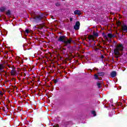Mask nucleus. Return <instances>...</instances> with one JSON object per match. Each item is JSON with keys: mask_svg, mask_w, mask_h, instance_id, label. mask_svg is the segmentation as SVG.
Masks as SVG:
<instances>
[{"mask_svg": "<svg viewBox=\"0 0 127 127\" xmlns=\"http://www.w3.org/2000/svg\"><path fill=\"white\" fill-rule=\"evenodd\" d=\"M58 41L59 42H63L65 45H70L71 42H74V41L72 40V38H70L68 39V38L65 35H61L58 38Z\"/></svg>", "mask_w": 127, "mask_h": 127, "instance_id": "obj_1", "label": "nucleus"}, {"mask_svg": "<svg viewBox=\"0 0 127 127\" xmlns=\"http://www.w3.org/2000/svg\"><path fill=\"white\" fill-rule=\"evenodd\" d=\"M123 50L124 45H123V44H119L114 49V54L116 55H120V51H123Z\"/></svg>", "mask_w": 127, "mask_h": 127, "instance_id": "obj_2", "label": "nucleus"}, {"mask_svg": "<svg viewBox=\"0 0 127 127\" xmlns=\"http://www.w3.org/2000/svg\"><path fill=\"white\" fill-rule=\"evenodd\" d=\"M45 17H46L45 15L43 13H40L38 15H36L34 17V19L36 22H40Z\"/></svg>", "mask_w": 127, "mask_h": 127, "instance_id": "obj_3", "label": "nucleus"}, {"mask_svg": "<svg viewBox=\"0 0 127 127\" xmlns=\"http://www.w3.org/2000/svg\"><path fill=\"white\" fill-rule=\"evenodd\" d=\"M94 36L95 37H98V36H99V33H98V32H96L95 31L93 32V35H89L88 36V39L89 40V41H91V40L92 41H94Z\"/></svg>", "mask_w": 127, "mask_h": 127, "instance_id": "obj_4", "label": "nucleus"}, {"mask_svg": "<svg viewBox=\"0 0 127 127\" xmlns=\"http://www.w3.org/2000/svg\"><path fill=\"white\" fill-rule=\"evenodd\" d=\"M73 28L75 30H79L80 29V22L76 21Z\"/></svg>", "mask_w": 127, "mask_h": 127, "instance_id": "obj_5", "label": "nucleus"}, {"mask_svg": "<svg viewBox=\"0 0 127 127\" xmlns=\"http://www.w3.org/2000/svg\"><path fill=\"white\" fill-rule=\"evenodd\" d=\"M3 69H4V65L2 64H0V72H4V73H5L4 75L5 76V75H6V72L3 70Z\"/></svg>", "mask_w": 127, "mask_h": 127, "instance_id": "obj_6", "label": "nucleus"}, {"mask_svg": "<svg viewBox=\"0 0 127 127\" xmlns=\"http://www.w3.org/2000/svg\"><path fill=\"white\" fill-rule=\"evenodd\" d=\"M111 77L115 78L117 76V71H113L110 73Z\"/></svg>", "mask_w": 127, "mask_h": 127, "instance_id": "obj_7", "label": "nucleus"}, {"mask_svg": "<svg viewBox=\"0 0 127 127\" xmlns=\"http://www.w3.org/2000/svg\"><path fill=\"white\" fill-rule=\"evenodd\" d=\"M108 37H109V38H113L116 37V35H114L112 33H108L107 34V38Z\"/></svg>", "mask_w": 127, "mask_h": 127, "instance_id": "obj_8", "label": "nucleus"}, {"mask_svg": "<svg viewBox=\"0 0 127 127\" xmlns=\"http://www.w3.org/2000/svg\"><path fill=\"white\" fill-rule=\"evenodd\" d=\"M11 76H14L15 74H16V70H15V69H13L11 70L10 72Z\"/></svg>", "mask_w": 127, "mask_h": 127, "instance_id": "obj_9", "label": "nucleus"}, {"mask_svg": "<svg viewBox=\"0 0 127 127\" xmlns=\"http://www.w3.org/2000/svg\"><path fill=\"white\" fill-rule=\"evenodd\" d=\"M74 13L75 15H80V14H81V12L79 10H76L74 11Z\"/></svg>", "mask_w": 127, "mask_h": 127, "instance_id": "obj_10", "label": "nucleus"}, {"mask_svg": "<svg viewBox=\"0 0 127 127\" xmlns=\"http://www.w3.org/2000/svg\"><path fill=\"white\" fill-rule=\"evenodd\" d=\"M102 35L104 38L105 39V40H109V39H108V36L106 35V34H105V33H103Z\"/></svg>", "mask_w": 127, "mask_h": 127, "instance_id": "obj_11", "label": "nucleus"}, {"mask_svg": "<svg viewBox=\"0 0 127 127\" xmlns=\"http://www.w3.org/2000/svg\"><path fill=\"white\" fill-rule=\"evenodd\" d=\"M97 75L98 76H105V72H98Z\"/></svg>", "mask_w": 127, "mask_h": 127, "instance_id": "obj_12", "label": "nucleus"}, {"mask_svg": "<svg viewBox=\"0 0 127 127\" xmlns=\"http://www.w3.org/2000/svg\"><path fill=\"white\" fill-rule=\"evenodd\" d=\"M6 8L4 7H1L0 8V12H3V11H4V10H5Z\"/></svg>", "mask_w": 127, "mask_h": 127, "instance_id": "obj_13", "label": "nucleus"}, {"mask_svg": "<svg viewBox=\"0 0 127 127\" xmlns=\"http://www.w3.org/2000/svg\"><path fill=\"white\" fill-rule=\"evenodd\" d=\"M6 15H10L11 14V12L10 10H8L6 12Z\"/></svg>", "mask_w": 127, "mask_h": 127, "instance_id": "obj_14", "label": "nucleus"}, {"mask_svg": "<svg viewBox=\"0 0 127 127\" xmlns=\"http://www.w3.org/2000/svg\"><path fill=\"white\" fill-rule=\"evenodd\" d=\"M97 86H98V88L100 89L101 88V83H100V81H98L97 82Z\"/></svg>", "mask_w": 127, "mask_h": 127, "instance_id": "obj_15", "label": "nucleus"}, {"mask_svg": "<svg viewBox=\"0 0 127 127\" xmlns=\"http://www.w3.org/2000/svg\"><path fill=\"white\" fill-rule=\"evenodd\" d=\"M94 79L95 80H99V75L98 74H94Z\"/></svg>", "mask_w": 127, "mask_h": 127, "instance_id": "obj_16", "label": "nucleus"}, {"mask_svg": "<svg viewBox=\"0 0 127 127\" xmlns=\"http://www.w3.org/2000/svg\"><path fill=\"white\" fill-rule=\"evenodd\" d=\"M91 114L93 115L94 117H96V116H97V114L96 113V111H92L91 112Z\"/></svg>", "mask_w": 127, "mask_h": 127, "instance_id": "obj_17", "label": "nucleus"}, {"mask_svg": "<svg viewBox=\"0 0 127 127\" xmlns=\"http://www.w3.org/2000/svg\"><path fill=\"white\" fill-rule=\"evenodd\" d=\"M56 6H60V5H61V4H60V3L57 2L56 3Z\"/></svg>", "mask_w": 127, "mask_h": 127, "instance_id": "obj_18", "label": "nucleus"}, {"mask_svg": "<svg viewBox=\"0 0 127 127\" xmlns=\"http://www.w3.org/2000/svg\"><path fill=\"white\" fill-rule=\"evenodd\" d=\"M25 32L27 33V34H28L29 33V30L26 29L25 30Z\"/></svg>", "mask_w": 127, "mask_h": 127, "instance_id": "obj_19", "label": "nucleus"}, {"mask_svg": "<svg viewBox=\"0 0 127 127\" xmlns=\"http://www.w3.org/2000/svg\"><path fill=\"white\" fill-rule=\"evenodd\" d=\"M53 127H59V125L56 124Z\"/></svg>", "mask_w": 127, "mask_h": 127, "instance_id": "obj_20", "label": "nucleus"}, {"mask_svg": "<svg viewBox=\"0 0 127 127\" xmlns=\"http://www.w3.org/2000/svg\"><path fill=\"white\" fill-rule=\"evenodd\" d=\"M58 82V80H57V79H56L55 80H54V83L55 84H56V83H57Z\"/></svg>", "mask_w": 127, "mask_h": 127, "instance_id": "obj_21", "label": "nucleus"}, {"mask_svg": "<svg viewBox=\"0 0 127 127\" xmlns=\"http://www.w3.org/2000/svg\"><path fill=\"white\" fill-rule=\"evenodd\" d=\"M0 96H3V94H2V92L1 91H0Z\"/></svg>", "mask_w": 127, "mask_h": 127, "instance_id": "obj_22", "label": "nucleus"}, {"mask_svg": "<svg viewBox=\"0 0 127 127\" xmlns=\"http://www.w3.org/2000/svg\"><path fill=\"white\" fill-rule=\"evenodd\" d=\"M104 58H105V57H104V55H101V59H102V60H103V59H104Z\"/></svg>", "mask_w": 127, "mask_h": 127, "instance_id": "obj_23", "label": "nucleus"}, {"mask_svg": "<svg viewBox=\"0 0 127 127\" xmlns=\"http://www.w3.org/2000/svg\"><path fill=\"white\" fill-rule=\"evenodd\" d=\"M94 70H96V71H98V70H99V69L95 67V68H94Z\"/></svg>", "mask_w": 127, "mask_h": 127, "instance_id": "obj_24", "label": "nucleus"}, {"mask_svg": "<svg viewBox=\"0 0 127 127\" xmlns=\"http://www.w3.org/2000/svg\"><path fill=\"white\" fill-rule=\"evenodd\" d=\"M118 23L120 24V25H121V24H122V22H121V21H118Z\"/></svg>", "mask_w": 127, "mask_h": 127, "instance_id": "obj_25", "label": "nucleus"}, {"mask_svg": "<svg viewBox=\"0 0 127 127\" xmlns=\"http://www.w3.org/2000/svg\"><path fill=\"white\" fill-rule=\"evenodd\" d=\"M31 83H33V85H34V82H32V81H30Z\"/></svg>", "mask_w": 127, "mask_h": 127, "instance_id": "obj_26", "label": "nucleus"}, {"mask_svg": "<svg viewBox=\"0 0 127 127\" xmlns=\"http://www.w3.org/2000/svg\"><path fill=\"white\" fill-rule=\"evenodd\" d=\"M25 76H26V74L24 73V76L25 77Z\"/></svg>", "mask_w": 127, "mask_h": 127, "instance_id": "obj_27", "label": "nucleus"}, {"mask_svg": "<svg viewBox=\"0 0 127 127\" xmlns=\"http://www.w3.org/2000/svg\"><path fill=\"white\" fill-rule=\"evenodd\" d=\"M70 21H72V18H70Z\"/></svg>", "mask_w": 127, "mask_h": 127, "instance_id": "obj_28", "label": "nucleus"}, {"mask_svg": "<svg viewBox=\"0 0 127 127\" xmlns=\"http://www.w3.org/2000/svg\"><path fill=\"white\" fill-rule=\"evenodd\" d=\"M2 110L4 111H5V110H4V108H2Z\"/></svg>", "mask_w": 127, "mask_h": 127, "instance_id": "obj_29", "label": "nucleus"}, {"mask_svg": "<svg viewBox=\"0 0 127 127\" xmlns=\"http://www.w3.org/2000/svg\"><path fill=\"white\" fill-rule=\"evenodd\" d=\"M24 78H23V82H24Z\"/></svg>", "mask_w": 127, "mask_h": 127, "instance_id": "obj_30", "label": "nucleus"}, {"mask_svg": "<svg viewBox=\"0 0 127 127\" xmlns=\"http://www.w3.org/2000/svg\"><path fill=\"white\" fill-rule=\"evenodd\" d=\"M32 82H34V80L32 79Z\"/></svg>", "mask_w": 127, "mask_h": 127, "instance_id": "obj_31", "label": "nucleus"}, {"mask_svg": "<svg viewBox=\"0 0 127 127\" xmlns=\"http://www.w3.org/2000/svg\"><path fill=\"white\" fill-rule=\"evenodd\" d=\"M120 105H121V106H122V105H123V104H122V103H120Z\"/></svg>", "mask_w": 127, "mask_h": 127, "instance_id": "obj_32", "label": "nucleus"}, {"mask_svg": "<svg viewBox=\"0 0 127 127\" xmlns=\"http://www.w3.org/2000/svg\"><path fill=\"white\" fill-rule=\"evenodd\" d=\"M116 58H119V57H116Z\"/></svg>", "mask_w": 127, "mask_h": 127, "instance_id": "obj_33", "label": "nucleus"}]
</instances>
